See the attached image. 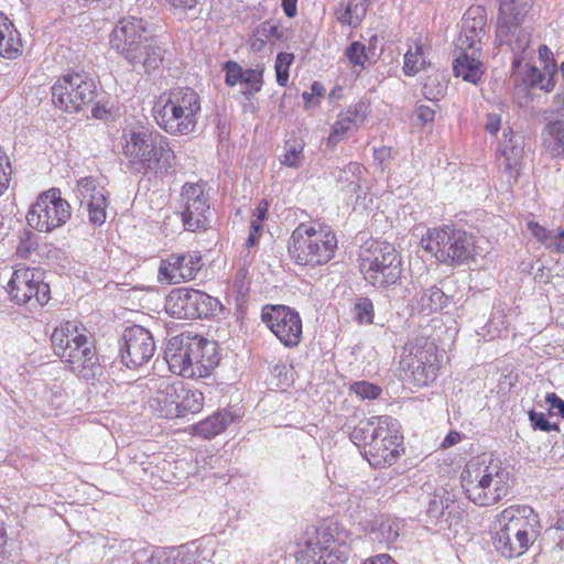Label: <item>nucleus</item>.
<instances>
[{
    "mask_svg": "<svg viewBox=\"0 0 564 564\" xmlns=\"http://www.w3.org/2000/svg\"><path fill=\"white\" fill-rule=\"evenodd\" d=\"M539 517L530 506L516 505L503 509L492 524V544L506 558L524 554L536 540Z\"/></svg>",
    "mask_w": 564,
    "mask_h": 564,
    "instance_id": "f257e3e1",
    "label": "nucleus"
},
{
    "mask_svg": "<svg viewBox=\"0 0 564 564\" xmlns=\"http://www.w3.org/2000/svg\"><path fill=\"white\" fill-rule=\"evenodd\" d=\"M123 155L128 167L142 175H167L172 172L175 154L169 141L158 131L139 128L126 134Z\"/></svg>",
    "mask_w": 564,
    "mask_h": 564,
    "instance_id": "f03ea898",
    "label": "nucleus"
},
{
    "mask_svg": "<svg viewBox=\"0 0 564 564\" xmlns=\"http://www.w3.org/2000/svg\"><path fill=\"white\" fill-rule=\"evenodd\" d=\"M467 498L479 507L494 506L510 490V473L486 455L470 459L460 475Z\"/></svg>",
    "mask_w": 564,
    "mask_h": 564,
    "instance_id": "7ed1b4c3",
    "label": "nucleus"
},
{
    "mask_svg": "<svg viewBox=\"0 0 564 564\" xmlns=\"http://www.w3.org/2000/svg\"><path fill=\"white\" fill-rule=\"evenodd\" d=\"M200 111V98L189 87H174L162 93L153 107L158 126L172 135L193 132Z\"/></svg>",
    "mask_w": 564,
    "mask_h": 564,
    "instance_id": "20e7f679",
    "label": "nucleus"
},
{
    "mask_svg": "<svg viewBox=\"0 0 564 564\" xmlns=\"http://www.w3.org/2000/svg\"><path fill=\"white\" fill-rule=\"evenodd\" d=\"M56 356L70 366L72 371L85 380L95 378L100 369L93 343L80 333L76 322L67 321L51 336Z\"/></svg>",
    "mask_w": 564,
    "mask_h": 564,
    "instance_id": "39448f33",
    "label": "nucleus"
},
{
    "mask_svg": "<svg viewBox=\"0 0 564 564\" xmlns=\"http://www.w3.org/2000/svg\"><path fill=\"white\" fill-rule=\"evenodd\" d=\"M288 249L296 264L323 265L334 258L337 239L330 230L300 224L289 239Z\"/></svg>",
    "mask_w": 564,
    "mask_h": 564,
    "instance_id": "423d86ee",
    "label": "nucleus"
},
{
    "mask_svg": "<svg viewBox=\"0 0 564 564\" xmlns=\"http://www.w3.org/2000/svg\"><path fill=\"white\" fill-rule=\"evenodd\" d=\"M421 246L440 262L451 265L468 263L476 254L475 237L454 226L429 229L421 239Z\"/></svg>",
    "mask_w": 564,
    "mask_h": 564,
    "instance_id": "0eeeda50",
    "label": "nucleus"
},
{
    "mask_svg": "<svg viewBox=\"0 0 564 564\" xmlns=\"http://www.w3.org/2000/svg\"><path fill=\"white\" fill-rule=\"evenodd\" d=\"M360 271L375 288L395 284L401 278V259L393 245L386 241L366 242L359 253Z\"/></svg>",
    "mask_w": 564,
    "mask_h": 564,
    "instance_id": "6e6552de",
    "label": "nucleus"
},
{
    "mask_svg": "<svg viewBox=\"0 0 564 564\" xmlns=\"http://www.w3.org/2000/svg\"><path fill=\"white\" fill-rule=\"evenodd\" d=\"M399 364L404 381L415 387L427 386L440 370L437 346L427 338H416L403 347Z\"/></svg>",
    "mask_w": 564,
    "mask_h": 564,
    "instance_id": "1a4fd4ad",
    "label": "nucleus"
},
{
    "mask_svg": "<svg viewBox=\"0 0 564 564\" xmlns=\"http://www.w3.org/2000/svg\"><path fill=\"white\" fill-rule=\"evenodd\" d=\"M347 533L337 523L316 530L315 541L307 540L296 553L300 564H343L348 558Z\"/></svg>",
    "mask_w": 564,
    "mask_h": 564,
    "instance_id": "9d476101",
    "label": "nucleus"
},
{
    "mask_svg": "<svg viewBox=\"0 0 564 564\" xmlns=\"http://www.w3.org/2000/svg\"><path fill=\"white\" fill-rule=\"evenodd\" d=\"M70 216L69 203L62 197L58 188L53 187L36 197L28 210L26 221L39 232L50 234L64 226Z\"/></svg>",
    "mask_w": 564,
    "mask_h": 564,
    "instance_id": "9b49d317",
    "label": "nucleus"
},
{
    "mask_svg": "<svg viewBox=\"0 0 564 564\" xmlns=\"http://www.w3.org/2000/svg\"><path fill=\"white\" fill-rule=\"evenodd\" d=\"M54 105L67 112H77L96 97L95 82L86 74L67 73L52 86Z\"/></svg>",
    "mask_w": 564,
    "mask_h": 564,
    "instance_id": "f8f14e48",
    "label": "nucleus"
},
{
    "mask_svg": "<svg viewBox=\"0 0 564 564\" xmlns=\"http://www.w3.org/2000/svg\"><path fill=\"white\" fill-rule=\"evenodd\" d=\"M220 302L207 293L178 288L167 295L166 311L176 318H203L215 315Z\"/></svg>",
    "mask_w": 564,
    "mask_h": 564,
    "instance_id": "ddd939ff",
    "label": "nucleus"
},
{
    "mask_svg": "<svg viewBox=\"0 0 564 564\" xmlns=\"http://www.w3.org/2000/svg\"><path fill=\"white\" fill-rule=\"evenodd\" d=\"M377 429L379 430L371 431L377 441L369 443L361 455L375 468H384L393 465L404 452L402 436L395 419L384 426L377 424Z\"/></svg>",
    "mask_w": 564,
    "mask_h": 564,
    "instance_id": "4468645a",
    "label": "nucleus"
},
{
    "mask_svg": "<svg viewBox=\"0 0 564 564\" xmlns=\"http://www.w3.org/2000/svg\"><path fill=\"white\" fill-rule=\"evenodd\" d=\"M8 291L17 304L43 305L50 300V286L43 282V273L36 268L19 265L8 283Z\"/></svg>",
    "mask_w": 564,
    "mask_h": 564,
    "instance_id": "2eb2a0df",
    "label": "nucleus"
},
{
    "mask_svg": "<svg viewBox=\"0 0 564 564\" xmlns=\"http://www.w3.org/2000/svg\"><path fill=\"white\" fill-rule=\"evenodd\" d=\"M262 322L285 347H296L302 339L300 314L285 305H265L261 312Z\"/></svg>",
    "mask_w": 564,
    "mask_h": 564,
    "instance_id": "dca6fc26",
    "label": "nucleus"
},
{
    "mask_svg": "<svg viewBox=\"0 0 564 564\" xmlns=\"http://www.w3.org/2000/svg\"><path fill=\"white\" fill-rule=\"evenodd\" d=\"M120 355L128 368H138L147 364L155 352V343L151 333L139 325L123 330Z\"/></svg>",
    "mask_w": 564,
    "mask_h": 564,
    "instance_id": "f3484780",
    "label": "nucleus"
},
{
    "mask_svg": "<svg viewBox=\"0 0 564 564\" xmlns=\"http://www.w3.org/2000/svg\"><path fill=\"white\" fill-rule=\"evenodd\" d=\"M110 46L130 64H141L148 72L162 62L161 48L152 43V37H110Z\"/></svg>",
    "mask_w": 564,
    "mask_h": 564,
    "instance_id": "a211bd4d",
    "label": "nucleus"
},
{
    "mask_svg": "<svg viewBox=\"0 0 564 564\" xmlns=\"http://www.w3.org/2000/svg\"><path fill=\"white\" fill-rule=\"evenodd\" d=\"M184 210L181 214L184 227L188 231L206 228L209 223V204L204 187L199 183H186L181 193Z\"/></svg>",
    "mask_w": 564,
    "mask_h": 564,
    "instance_id": "6ab92c4d",
    "label": "nucleus"
},
{
    "mask_svg": "<svg viewBox=\"0 0 564 564\" xmlns=\"http://www.w3.org/2000/svg\"><path fill=\"white\" fill-rule=\"evenodd\" d=\"M148 388L151 393L149 405L154 414L166 419L180 417L181 381L171 382L166 378L155 377L149 380Z\"/></svg>",
    "mask_w": 564,
    "mask_h": 564,
    "instance_id": "aec40b11",
    "label": "nucleus"
},
{
    "mask_svg": "<svg viewBox=\"0 0 564 564\" xmlns=\"http://www.w3.org/2000/svg\"><path fill=\"white\" fill-rule=\"evenodd\" d=\"M197 348L191 334H180L172 337L166 345L164 358L172 372L184 378H195V368L191 356L197 354Z\"/></svg>",
    "mask_w": 564,
    "mask_h": 564,
    "instance_id": "412c9836",
    "label": "nucleus"
},
{
    "mask_svg": "<svg viewBox=\"0 0 564 564\" xmlns=\"http://www.w3.org/2000/svg\"><path fill=\"white\" fill-rule=\"evenodd\" d=\"M203 267V259L198 252L173 253L161 262L159 276L169 283L177 284L194 280Z\"/></svg>",
    "mask_w": 564,
    "mask_h": 564,
    "instance_id": "4be33fe9",
    "label": "nucleus"
},
{
    "mask_svg": "<svg viewBox=\"0 0 564 564\" xmlns=\"http://www.w3.org/2000/svg\"><path fill=\"white\" fill-rule=\"evenodd\" d=\"M498 35H514L528 12L529 0H499Z\"/></svg>",
    "mask_w": 564,
    "mask_h": 564,
    "instance_id": "5701e85b",
    "label": "nucleus"
},
{
    "mask_svg": "<svg viewBox=\"0 0 564 564\" xmlns=\"http://www.w3.org/2000/svg\"><path fill=\"white\" fill-rule=\"evenodd\" d=\"M192 339L197 348V354L191 356V361L195 368V377L204 378L210 375L212 370L219 362L217 344L198 335H192Z\"/></svg>",
    "mask_w": 564,
    "mask_h": 564,
    "instance_id": "b1692460",
    "label": "nucleus"
},
{
    "mask_svg": "<svg viewBox=\"0 0 564 564\" xmlns=\"http://www.w3.org/2000/svg\"><path fill=\"white\" fill-rule=\"evenodd\" d=\"M498 152L503 158L500 162V167L506 172H517L520 169L523 159L524 150L522 145V138L514 135L512 132H503V139L500 141Z\"/></svg>",
    "mask_w": 564,
    "mask_h": 564,
    "instance_id": "393cba45",
    "label": "nucleus"
},
{
    "mask_svg": "<svg viewBox=\"0 0 564 564\" xmlns=\"http://www.w3.org/2000/svg\"><path fill=\"white\" fill-rule=\"evenodd\" d=\"M393 417L389 415H379V416H372L370 419L360 420L355 426L350 427L349 424L346 426L349 430V438L350 441L360 448L361 452H366V447L369 443H372V441H377L375 438V433L372 434L371 431H375L373 429H377V424L379 425H388Z\"/></svg>",
    "mask_w": 564,
    "mask_h": 564,
    "instance_id": "a878e982",
    "label": "nucleus"
},
{
    "mask_svg": "<svg viewBox=\"0 0 564 564\" xmlns=\"http://www.w3.org/2000/svg\"><path fill=\"white\" fill-rule=\"evenodd\" d=\"M543 145L551 156L564 159V115L546 122Z\"/></svg>",
    "mask_w": 564,
    "mask_h": 564,
    "instance_id": "bb28decb",
    "label": "nucleus"
},
{
    "mask_svg": "<svg viewBox=\"0 0 564 564\" xmlns=\"http://www.w3.org/2000/svg\"><path fill=\"white\" fill-rule=\"evenodd\" d=\"M528 229L533 237L547 250L554 253L564 254V227L549 230L535 221H528Z\"/></svg>",
    "mask_w": 564,
    "mask_h": 564,
    "instance_id": "cd10ccee",
    "label": "nucleus"
},
{
    "mask_svg": "<svg viewBox=\"0 0 564 564\" xmlns=\"http://www.w3.org/2000/svg\"><path fill=\"white\" fill-rule=\"evenodd\" d=\"M522 83L528 88H538L549 93L555 85L554 70L550 65H544V70H540L534 65L525 64Z\"/></svg>",
    "mask_w": 564,
    "mask_h": 564,
    "instance_id": "c85d7f7f",
    "label": "nucleus"
},
{
    "mask_svg": "<svg viewBox=\"0 0 564 564\" xmlns=\"http://www.w3.org/2000/svg\"><path fill=\"white\" fill-rule=\"evenodd\" d=\"M232 415L227 411L218 412L193 426L194 433L204 438H213L225 431L232 422Z\"/></svg>",
    "mask_w": 564,
    "mask_h": 564,
    "instance_id": "c756f323",
    "label": "nucleus"
},
{
    "mask_svg": "<svg viewBox=\"0 0 564 564\" xmlns=\"http://www.w3.org/2000/svg\"><path fill=\"white\" fill-rule=\"evenodd\" d=\"M488 28L487 13L484 7L471 6L464 13L460 21V35H478L486 33Z\"/></svg>",
    "mask_w": 564,
    "mask_h": 564,
    "instance_id": "7c9ffc66",
    "label": "nucleus"
},
{
    "mask_svg": "<svg viewBox=\"0 0 564 564\" xmlns=\"http://www.w3.org/2000/svg\"><path fill=\"white\" fill-rule=\"evenodd\" d=\"M481 63L469 56L466 52H462L453 63V70L456 77H462L465 82L476 84L480 79Z\"/></svg>",
    "mask_w": 564,
    "mask_h": 564,
    "instance_id": "2f4dec72",
    "label": "nucleus"
},
{
    "mask_svg": "<svg viewBox=\"0 0 564 564\" xmlns=\"http://www.w3.org/2000/svg\"><path fill=\"white\" fill-rule=\"evenodd\" d=\"M155 26L141 18L129 17L121 19L111 31L110 35H140L141 33H153Z\"/></svg>",
    "mask_w": 564,
    "mask_h": 564,
    "instance_id": "473e14b6",
    "label": "nucleus"
},
{
    "mask_svg": "<svg viewBox=\"0 0 564 564\" xmlns=\"http://www.w3.org/2000/svg\"><path fill=\"white\" fill-rule=\"evenodd\" d=\"M364 166L357 162H350L338 171L336 180L341 184L343 189L350 193H358Z\"/></svg>",
    "mask_w": 564,
    "mask_h": 564,
    "instance_id": "72a5a7b5",
    "label": "nucleus"
},
{
    "mask_svg": "<svg viewBox=\"0 0 564 564\" xmlns=\"http://www.w3.org/2000/svg\"><path fill=\"white\" fill-rule=\"evenodd\" d=\"M204 405V397L199 390L185 389L181 382L180 400L177 410L181 411L180 417L185 416L187 413H197Z\"/></svg>",
    "mask_w": 564,
    "mask_h": 564,
    "instance_id": "f704fd0d",
    "label": "nucleus"
},
{
    "mask_svg": "<svg viewBox=\"0 0 564 564\" xmlns=\"http://www.w3.org/2000/svg\"><path fill=\"white\" fill-rule=\"evenodd\" d=\"M447 302V296L437 286L424 290L417 301L422 313H432L441 311Z\"/></svg>",
    "mask_w": 564,
    "mask_h": 564,
    "instance_id": "c9c22d12",
    "label": "nucleus"
},
{
    "mask_svg": "<svg viewBox=\"0 0 564 564\" xmlns=\"http://www.w3.org/2000/svg\"><path fill=\"white\" fill-rule=\"evenodd\" d=\"M426 65L424 47L422 44H415V47H410L404 55L403 70L408 76H414Z\"/></svg>",
    "mask_w": 564,
    "mask_h": 564,
    "instance_id": "e433bc0d",
    "label": "nucleus"
},
{
    "mask_svg": "<svg viewBox=\"0 0 564 564\" xmlns=\"http://www.w3.org/2000/svg\"><path fill=\"white\" fill-rule=\"evenodd\" d=\"M354 1L355 0L350 1L344 10L339 11L338 20L343 24L356 28L365 18L367 7L365 4L366 0L358 3H355Z\"/></svg>",
    "mask_w": 564,
    "mask_h": 564,
    "instance_id": "4c0bfd02",
    "label": "nucleus"
},
{
    "mask_svg": "<svg viewBox=\"0 0 564 564\" xmlns=\"http://www.w3.org/2000/svg\"><path fill=\"white\" fill-rule=\"evenodd\" d=\"M107 205L106 195L93 196L91 200H87L86 206L89 215V221L94 226H101L106 221Z\"/></svg>",
    "mask_w": 564,
    "mask_h": 564,
    "instance_id": "58836bf2",
    "label": "nucleus"
},
{
    "mask_svg": "<svg viewBox=\"0 0 564 564\" xmlns=\"http://www.w3.org/2000/svg\"><path fill=\"white\" fill-rule=\"evenodd\" d=\"M375 310L372 301L368 297H358L352 307V319L362 324H372Z\"/></svg>",
    "mask_w": 564,
    "mask_h": 564,
    "instance_id": "ea45409f",
    "label": "nucleus"
},
{
    "mask_svg": "<svg viewBox=\"0 0 564 564\" xmlns=\"http://www.w3.org/2000/svg\"><path fill=\"white\" fill-rule=\"evenodd\" d=\"M305 161L304 147L300 143H286L285 153L281 156L280 162L292 169H299Z\"/></svg>",
    "mask_w": 564,
    "mask_h": 564,
    "instance_id": "a19ab883",
    "label": "nucleus"
},
{
    "mask_svg": "<svg viewBox=\"0 0 564 564\" xmlns=\"http://www.w3.org/2000/svg\"><path fill=\"white\" fill-rule=\"evenodd\" d=\"M399 529L400 523L398 521L391 519L382 520L379 527L373 530V534L376 535L375 539L379 540L380 542H393L399 536Z\"/></svg>",
    "mask_w": 564,
    "mask_h": 564,
    "instance_id": "79ce46f5",
    "label": "nucleus"
},
{
    "mask_svg": "<svg viewBox=\"0 0 564 564\" xmlns=\"http://www.w3.org/2000/svg\"><path fill=\"white\" fill-rule=\"evenodd\" d=\"M77 191L82 205L86 204L87 200H91L93 196L105 195L104 188H99L96 180L91 176L82 177L77 182Z\"/></svg>",
    "mask_w": 564,
    "mask_h": 564,
    "instance_id": "37998d69",
    "label": "nucleus"
},
{
    "mask_svg": "<svg viewBox=\"0 0 564 564\" xmlns=\"http://www.w3.org/2000/svg\"><path fill=\"white\" fill-rule=\"evenodd\" d=\"M451 505H454V501L434 496L429 502L426 513L435 521V523L440 521L448 522V519L445 518V511L451 507Z\"/></svg>",
    "mask_w": 564,
    "mask_h": 564,
    "instance_id": "c03bdc74",
    "label": "nucleus"
},
{
    "mask_svg": "<svg viewBox=\"0 0 564 564\" xmlns=\"http://www.w3.org/2000/svg\"><path fill=\"white\" fill-rule=\"evenodd\" d=\"M294 62V55L292 53H285L281 52L276 56L275 61V75H276V83L284 87L288 85L289 82V68Z\"/></svg>",
    "mask_w": 564,
    "mask_h": 564,
    "instance_id": "a18cd8bd",
    "label": "nucleus"
},
{
    "mask_svg": "<svg viewBox=\"0 0 564 564\" xmlns=\"http://www.w3.org/2000/svg\"><path fill=\"white\" fill-rule=\"evenodd\" d=\"M23 52L21 37H0V56L8 59L19 57Z\"/></svg>",
    "mask_w": 564,
    "mask_h": 564,
    "instance_id": "49530a36",
    "label": "nucleus"
},
{
    "mask_svg": "<svg viewBox=\"0 0 564 564\" xmlns=\"http://www.w3.org/2000/svg\"><path fill=\"white\" fill-rule=\"evenodd\" d=\"M345 118L354 126L359 127L366 120L369 113V104L364 100H359L351 108H349L346 112H341Z\"/></svg>",
    "mask_w": 564,
    "mask_h": 564,
    "instance_id": "de8ad7c7",
    "label": "nucleus"
},
{
    "mask_svg": "<svg viewBox=\"0 0 564 564\" xmlns=\"http://www.w3.org/2000/svg\"><path fill=\"white\" fill-rule=\"evenodd\" d=\"M345 55L349 62L357 66H365V63L369 59L367 48L361 42H352L345 52Z\"/></svg>",
    "mask_w": 564,
    "mask_h": 564,
    "instance_id": "09e8293b",
    "label": "nucleus"
},
{
    "mask_svg": "<svg viewBox=\"0 0 564 564\" xmlns=\"http://www.w3.org/2000/svg\"><path fill=\"white\" fill-rule=\"evenodd\" d=\"M135 564H170L169 553L165 550H156L147 554V551L137 552L134 554Z\"/></svg>",
    "mask_w": 564,
    "mask_h": 564,
    "instance_id": "8fccbe9b",
    "label": "nucleus"
},
{
    "mask_svg": "<svg viewBox=\"0 0 564 564\" xmlns=\"http://www.w3.org/2000/svg\"><path fill=\"white\" fill-rule=\"evenodd\" d=\"M350 390L361 399L373 400L381 393V388L375 383L367 381H358L350 386Z\"/></svg>",
    "mask_w": 564,
    "mask_h": 564,
    "instance_id": "3c124183",
    "label": "nucleus"
},
{
    "mask_svg": "<svg viewBox=\"0 0 564 564\" xmlns=\"http://www.w3.org/2000/svg\"><path fill=\"white\" fill-rule=\"evenodd\" d=\"M529 37H514V41L510 42L511 50L514 54L512 62L513 67H520L521 61L527 58V50L529 48Z\"/></svg>",
    "mask_w": 564,
    "mask_h": 564,
    "instance_id": "603ef678",
    "label": "nucleus"
},
{
    "mask_svg": "<svg viewBox=\"0 0 564 564\" xmlns=\"http://www.w3.org/2000/svg\"><path fill=\"white\" fill-rule=\"evenodd\" d=\"M224 70L226 72L225 83L232 87L238 83H241L243 76L242 67L234 61H228L224 64Z\"/></svg>",
    "mask_w": 564,
    "mask_h": 564,
    "instance_id": "864d4df0",
    "label": "nucleus"
},
{
    "mask_svg": "<svg viewBox=\"0 0 564 564\" xmlns=\"http://www.w3.org/2000/svg\"><path fill=\"white\" fill-rule=\"evenodd\" d=\"M529 419L534 430L544 432L558 430L557 424L549 422L545 415L541 412L531 410L529 412Z\"/></svg>",
    "mask_w": 564,
    "mask_h": 564,
    "instance_id": "5fc2aeb1",
    "label": "nucleus"
},
{
    "mask_svg": "<svg viewBox=\"0 0 564 564\" xmlns=\"http://www.w3.org/2000/svg\"><path fill=\"white\" fill-rule=\"evenodd\" d=\"M11 164L0 150V196L8 189L11 180Z\"/></svg>",
    "mask_w": 564,
    "mask_h": 564,
    "instance_id": "6e6d98bb",
    "label": "nucleus"
},
{
    "mask_svg": "<svg viewBox=\"0 0 564 564\" xmlns=\"http://www.w3.org/2000/svg\"><path fill=\"white\" fill-rule=\"evenodd\" d=\"M350 126H352L347 118L344 117L343 113L338 115V119L333 124L332 132L328 137L329 142H337L339 139H341L346 132L350 129Z\"/></svg>",
    "mask_w": 564,
    "mask_h": 564,
    "instance_id": "4d7b16f0",
    "label": "nucleus"
},
{
    "mask_svg": "<svg viewBox=\"0 0 564 564\" xmlns=\"http://www.w3.org/2000/svg\"><path fill=\"white\" fill-rule=\"evenodd\" d=\"M241 83L249 86L254 93L260 91L262 86V72L253 68L243 70Z\"/></svg>",
    "mask_w": 564,
    "mask_h": 564,
    "instance_id": "13d9d810",
    "label": "nucleus"
},
{
    "mask_svg": "<svg viewBox=\"0 0 564 564\" xmlns=\"http://www.w3.org/2000/svg\"><path fill=\"white\" fill-rule=\"evenodd\" d=\"M546 534L561 549L564 547V513L558 517L556 523L546 530Z\"/></svg>",
    "mask_w": 564,
    "mask_h": 564,
    "instance_id": "bf43d9fd",
    "label": "nucleus"
},
{
    "mask_svg": "<svg viewBox=\"0 0 564 564\" xmlns=\"http://www.w3.org/2000/svg\"><path fill=\"white\" fill-rule=\"evenodd\" d=\"M170 564H193V556L184 547L169 550Z\"/></svg>",
    "mask_w": 564,
    "mask_h": 564,
    "instance_id": "052dcab7",
    "label": "nucleus"
},
{
    "mask_svg": "<svg viewBox=\"0 0 564 564\" xmlns=\"http://www.w3.org/2000/svg\"><path fill=\"white\" fill-rule=\"evenodd\" d=\"M263 231V223L259 220H251L250 232L246 241V246L251 248L258 243V240Z\"/></svg>",
    "mask_w": 564,
    "mask_h": 564,
    "instance_id": "680f3d73",
    "label": "nucleus"
},
{
    "mask_svg": "<svg viewBox=\"0 0 564 564\" xmlns=\"http://www.w3.org/2000/svg\"><path fill=\"white\" fill-rule=\"evenodd\" d=\"M163 3L170 9H175L181 12L194 9L198 0H162Z\"/></svg>",
    "mask_w": 564,
    "mask_h": 564,
    "instance_id": "e2e57ef3",
    "label": "nucleus"
},
{
    "mask_svg": "<svg viewBox=\"0 0 564 564\" xmlns=\"http://www.w3.org/2000/svg\"><path fill=\"white\" fill-rule=\"evenodd\" d=\"M434 84H435V79H430L423 86V94H424L425 98L429 100H438L444 94L445 86L437 84V90L434 93L432 89V86Z\"/></svg>",
    "mask_w": 564,
    "mask_h": 564,
    "instance_id": "0e129e2a",
    "label": "nucleus"
},
{
    "mask_svg": "<svg viewBox=\"0 0 564 564\" xmlns=\"http://www.w3.org/2000/svg\"><path fill=\"white\" fill-rule=\"evenodd\" d=\"M545 401L550 404V411H555L564 417V400L552 392L546 394Z\"/></svg>",
    "mask_w": 564,
    "mask_h": 564,
    "instance_id": "69168bd1",
    "label": "nucleus"
},
{
    "mask_svg": "<svg viewBox=\"0 0 564 564\" xmlns=\"http://www.w3.org/2000/svg\"><path fill=\"white\" fill-rule=\"evenodd\" d=\"M501 124V117L498 113H488L486 118L485 129L490 134H496Z\"/></svg>",
    "mask_w": 564,
    "mask_h": 564,
    "instance_id": "338daca9",
    "label": "nucleus"
},
{
    "mask_svg": "<svg viewBox=\"0 0 564 564\" xmlns=\"http://www.w3.org/2000/svg\"><path fill=\"white\" fill-rule=\"evenodd\" d=\"M416 116L422 123H427L434 120L435 110L429 106L420 105L416 109Z\"/></svg>",
    "mask_w": 564,
    "mask_h": 564,
    "instance_id": "774afa93",
    "label": "nucleus"
}]
</instances>
